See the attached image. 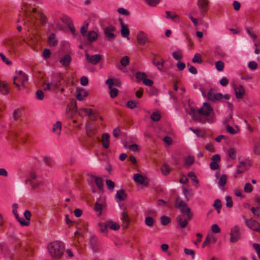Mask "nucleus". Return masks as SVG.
<instances>
[{
    "instance_id": "obj_12",
    "label": "nucleus",
    "mask_w": 260,
    "mask_h": 260,
    "mask_svg": "<svg viewBox=\"0 0 260 260\" xmlns=\"http://www.w3.org/2000/svg\"><path fill=\"white\" fill-rule=\"evenodd\" d=\"M62 129V123L60 121H57L53 125L52 133L55 136L59 137L61 134Z\"/></svg>"
},
{
    "instance_id": "obj_62",
    "label": "nucleus",
    "mask_w": 260,
    "mask_h": 260,
    "mask_svg": "<svg viewBox=\"0 0 260 260\" xmlns=\"http://www.w3.org/2000/svg\"><path fill=\"white\" fill-rule=\"evenodd\" d=\"M36 98L39 100H43L44 98L43 92L41 90H37L36 92Z\"/></svg>"
},
{
    "instance_id": "obj_32",
    "label": "nucleus",
    "mask_w": 260,
    "mask_h": 260,
    "mask_svg": "<svg viewBox=\"0 0 260 260\" xmlns=\"http://www.w3.org/2000/svg\"><path fill=\"white\" fill-rule=\"evenodd\" d=\"M161 173L165 175H167L170 173V169L167 164H164L160 168Z\"/></svg>"
},
{
    "instance_id": "obj_3",
    "label": "nucleus",
    "mask_w": 260,
    "mask_h": 260,
    "mask_svg": "<svg viewBox=\"0 0 260 260\" xmlns=\"http://www.w3.org/2000/svg\"><path fill=\"white\" fill-rule=\"evenodd\" d=\"M175 206L178 208L180 212L184 216L187 217L188 220H190L193 214L191 212V209L189 208L185 202L182 201L179 197H177L175 201Z\"/></svg>"
},
{
    "instance_id": "obj_61",
    "label": "nucleus",
    "mask_w": 260,
    "mask_h": 260,
    "mask_svg": "<svg viewBox=\"0 0 260 260\" xmlns=\"http://www.w3.org/2000/svg\"><path fill=\"white\" fill-rule=\"evenodd\" d=\"M20 117V111L19 109H16L13 112V118L14 120H16Z\"/></svg>"
},
{
    "instance_id": "obj_18",
    "label": "nucleus",
    "mask_w": 260,
    "mask_h": 260,
    "mask_svg": "<svg viewBox=\"0 0 260 260\" xmlns=\"http://www.w3.org/2000/svg\"><path fill=\"white\" fill-rule=\"evenodd\" d=\"M110 136L108 133H104L102 136V144L104 148L107 149L110 146Z\"/></svg>"
},
{
    "instance_id": "obj_58",
    "label": "nucleus",
    "mask_w": 260,
    "mask_h": 260,
    "mask_svg": "<svg viewBox=\"0 0 260 260\" xmlns=\"http://www.w3.org/2000/svg\"><path fill=\"white\" fill-rule=\"evenodd\" d=\"M103 209V205L102 204L96 203L94 205V210L96 212H100V213H101V211Z\"/></svg>"
},
{
    "instance_id": "obj_50",
    "label": "nucleus",
    "mask_w": 260,
    "mask_h": 260,
    "mask_svg": "<svg viewBox=\"0 0 260 260\" xmlns=\"http://www.w3.org/2000/svg\"><path fill=\"white\" fill-rule=\"evenodd\" d=\"M126 106L127 108L132 109L137 106V103L133 100H131L127 102Z\"/></svg>"
},
{
    "instance_id": "obj_20",
    "label": "nucleus",
    "mask_w": 260,
    "mask_h": 260,
    "mask_svg": "<svg viewBox=\"0 0 260 260\" xmlns=\"http://www.w3.org/2000/svg\"><path fill=\"white\" fill-rule=\"evenodd\" d=\"M121 33L122 37L126 38L127 40L129 39V31L128 29V26L123 23H121Z\"/></svg>"
},
{
    "instance_id": "obj_33",
    "label": "nucleus",
    "mask_w": 260,
    "mask_h": 260,
    "mask_svg": "<svg viewBox=\"0 0 260 260\" xmlns=\"http://www.w3.org/2000/svg\"><path fill=\"white\" fill-rule=\"evenodd\" d=\"M151 120L153 121H158L161 118L160 114L158 111L153 112L150 116Z\"/></svg>"
},
{
    "instance_id": "obj_55",
    "label": "nucleus",
    "mask_w": 260,
    "mask_h": 260,
    "mask_svg": "<svg viewBox=\"0 0 260 260\" xmlns=\"http://www.w3.org/2000/svg\"><path fill=\"white\" fill-rule=\"evenodd\" d=\"M226 206L228 208H232L233 207V201L232 198L230 196L226 197Z\"/></svg>"
},
{
    "instance_id": "obj_14",
    "label": "nucleus",
    "mask_w": 260,
    "mask_h": 260,
    "mask_svg": "<svg viewBox=\"0 0 260 260\" xmlns=\"http://www.w3.org/2000/svg\"><path fill=\"white\" fill-rule=\"evenodd\" d=\"M197 5L201 13H204L207 11V8L209 5L208 0H198Z\"/></svg>"
},
{
    "instance_id": "obj_48",
    "label": "nucleus",
    "mask_w": 260,
    "mask_h": 260,
    "mask_svg": "<svg viewBox=\"0 0 260 260\" xmlns=\"http://www.w3.org/2000/svg\"><path fill=\"white\" fill-rule=\"evenodd\" d=\"M106 184L109 190H113L115 186V183L111 180H106Z\"/></svg>"
},
{
    "instance_id": "obj_17",
    "label": "nucleus",
    "mask_w": 260,
    "mask_h": 260,
    "mask_svg": "<svg viewBox=\"0 0 260 260\" xmlns=\"http://www.w3.org/2000/svg\"><path fill=\"white\" fill-rule=\"evenodd\" d=\"M121 219L122 220V227L125 229L127 228L128 227L130 219L127 213L125 211H123L122 212Z\"/></svg>"
},
{
    "instance_id": "obj_54",
    "label": "nucleus",
    "mask_w": 260,
    "mask_h": 260,
    "mask_svg": "<svg viewBox=\"0 0 260 260\" xmlns=\"http://www.w3.org/2000/svg\"><path fill=\"white\" fill-rule=\"evenodd\" d=\"M192 62L201 63L202 62V58L200 54H196L192 58Z\"/></svg>"
},
{
    "instance_id": "obj_26",
    "label": "nucleus",
    "mask_w": 260,
    "mask_h": 260,
    "mask_svg": "<svg viewBox=\"0 0 260 260\" xmlns=\"http://www.w3.org/2000/svg\"><path fill=\"white\" fill-rule=\"evenodd\" d=\"M126 197V194L123 189L118 190L115 195V198L119 201H124Z\"/></svg>"
},
{
    "instance_id": "obj_40",
    "label": "nucleus",
    "mask_w": 260,
    "mask_h": 260,
    "mask_svg": "<svg viewBox=\"0 0 260 260\" xmlns=\"http://www.w3.org/2000/svg\"><path fill=\"white\" fill-rule=\"evenodd\" d=\"M161 223L163 225H166L171 222V219L165 215H163L160 218Z\"/></svg>"
},
{
    "instance_id": "obj_22",
    "label": "nucleus",
    "mask_w": 260,
    "mask_h": 260,
    "mask_svg": "<svg viewBox=\"0 0 260 260\" xmlns=\"http://www.w3.org/2000/svg\"><path fill=\"white\" fill-rule=\"evenodd\" d=\"M71 61V57L68 55L66 54L64 55L59 60V62L64 66H68L69 65Z\"/></svg>"
},
{
    "instance_id": "obj_63",
    "label": "nucleus",
    "mask_w": 260,
    "mask_h": 260,
    "mask_svg": "<svg viewBox=\"0 0 260 260\" xmlns=\"http://www.w3.org/2000/svg\"><path fill=\"white\" fill-rule=\"evenodd\" d=\"M253 247L256 250L258 257L260 258V244L257 243H253Z\"/></svg>"
},
{
    "instance_id": "obj_11",
    "label": "nucleus",
    "mask_w": 260,
    "mask_h": 260,
    "mask_svg": "<svg viewBox=\"0 0 260 260\" xmlns=\"http://www.w3.org/2000/svg\"><path fill=\"white\" fill-rule=\"evenodd\" d=\"M233 87L235 90V95L237 99H242L245 93V89L242 85L234 84Z\"/></svg>"
},
{
    "instance_id": "obj_36",
    "label": "nucleus",
    "mask_w": 260,
    "mask_h": 260,
    "mask_svg": "<svg viewBox=\"0 0 260 260\" xmlns=\"http://www.w3.org/2000/svg\"><path fill=\"white\" fill-rule=\"evenodd\" d=\"M189 129L199 137H203L205 135V133L203 131H201L199 129H193L192 128H189Z\"/></svg>"
},
{
    "instance_id": "obj_27",
    "label": "nucleus",
    "mask_w": 260,
    "mask_h": 260,
    "mask_svg": "<svg viewBox=\"0 0 260 260\" xmlns=\"http://www.w3.org/2000/svg\"><path fill=\"white\" fill-rule=\"evenodd\" d=\"M134 179L135 182L139 183L140 184L144 183L145 179L144 177L139 174H136L134 175Z\"/></svg>"
},
{
    "instance_id": "obj_6",
    "label": "nucleus",
    "mask_w": 260,
    "mask_h": 260,
    "mask_svg": "<svg viewBox=\"0 0 260 260\" xmlns=\"http://www.w3.org/2000/svg\"><path fill=\"white\" fill-rule=\"evenodd\" d=\"M246 225L253 231L260 233V223L254 220L248 219L243 216Z\"/></svg>"
},
{
    "instance_id": "obj_46",
    "label": "nucleus",
    "mask_w": 260,
    "mask_h": 260,
    "mask_svg": "<svg viewBox=\"0 0 260 260\" xmlns=\"http://www.w3.org/2000/svg\"><path fill=\"white\" fill-rule=\"evenodd\" d=\"M88 27V23L85 22L81 28V33L82 36H86V33Z\"/></svg>"
},
{
    "instance_id": "obj_21",
    "label": "nucleus",
    "mask_w": 260,
    "mask_h": 260,
    "mask_svg": "<svg viewBox=\"0 0 260 260\" xmlns=\"http://www.w3.org/2000/svg\"><path fill=\"white\" fill-rule=\"evenodd\" d=\"M98 37V33L94 30L89 31L87 35V39L92 42L96 40Z\"/></svg>"
},
{
    "instance_id": "obj_15",
    "label": "nucleus",
    "mask_w": 260,
    "mask_h": 260,
    "mask_svg": "<svg viewBox=\"0 0 260 260\" xmlns=\"http://www.w3.org/2000/svg\"><path fill=\"white\" fill-rule=\"evenodd\" d=\"M250 166L251 164H239L237 167L235 176L236 177V174H241L249 169Z\"/></svg>"
},
{
    "instance_id": "obj_35",
    "label": "nucleus",
    "mask_w": 260,
    "mask_h": 260,
    "mask_svg": "<svg viewBox=\"0 0 260 260\" xmlns=\"http://www.w3.org/2000/svg\"><path fill=\"white\" fill-rule=\"evenodd\" d=\"M96 177L93 175H90L88 174L87 176V181L89 184L91 186L93 187L94 186V180H95Z\"/></svg>"
},
{
    "instance_id": "obj_9",
    "label": "nucleus",
    "mask_w": 260,
    "mask_h": 260,
    "mask_svg": "<svg viewBox=\"0 0 260 260\" xmlns=\"http://www.w3.org/2000/svg\"><path fill=\"white\" fill-rule=\"evenodd\" d=\"M223 95L220 93H214L212 90H210L207 93V99L213 102L220 100Z\"/></svg>"
},
{
    "instance_id": "obj_31",
    "label": "nucleus",
    "mask_w": 260,
    "mask_h": 260,
    "mask_svg": "<svg viewBox=\"0 0 260 260\" xmlns=\"http://www.w3.org/2000/svg\"><path fill=\"white\" fill-rule=\"evenodd\" d=\"M98 225L100 228V231L101 232L107 234V228H108V224L107 222L106 223L100 222L98 223Z\"/></svg>"
},
{
    "instance_id": "obj_7",
    "label": "nucleus",
    "mask_w": 260,
    "mask_h": 260,
    "mask_svg": "<svg viewBox=\"0 0 260 260\" xmlns=\"http://www.w3.org/2000/svg\"><path fill=\"white\" fill-rule=\"evenodd\" d=\"M136 39L138 43L140 45H144L149 42L147 34L142 31H140L138 32Z\"/></svg>"
},
{
    "instance_id": "obj_23",
    "label": "nucleus",
    "mask_w": 260,
    "mask_h": 260,
    "mask_svg": "<svg viewBox=\"0 0 260 260\" xmlns=\"http://www.w3.org/2000/svg\"><path fill=\"white\" fill-rule=\"evenodd\" d=\"M57 39L54 34H51L48 39V44L50 46H55L57 44Z\"/></svg>"
},
{
    "instance_id": "obj_53",
    "label": "nucleus",
    "mask_w": 260,
    "mask_h": 260,
    "mask_svg": "<svg viewBox=\"0 0 260 260\" xmlns=\"http://www.w3.org/2000/svg\"><path fill=\"white\" fill-rule=\"evenodd\" d=\"M136 77L139 81L141 80L143 81L144 79L146 78V75L143 73L137 72L136 74Z\"/></svg>"
},
{
    "instance_id": "obj_52",
    "label": "nucleus",
    "mask_w": 260,
    "mask_h": 260,
    "mask_svg": "<svg viewBox=\"0 0 260 260\" xmlns=\"http://www.w3.org/2000/svg\"><path fill=\"white\" fill-rule=\"evenodd\" d=\"M253 187L250 183H246L245 185L244 190L247 193H250L252 191Z\"/></svg>"
},
{
    "instance_id": "obj_47",
    "label": "nucleus",
    "mask_w": 260,
    "mask_h": 260,
    "mask_svg": "<svg viewBox=\"0 0 260 260\" xmlns=\"http://www.w3.org/2000/svg\"><path fill=\"white\" fill-rule=\"evenodd\" d=\"M154 220L150 216H148L145 218V224L148 226H151L153 225Z\"/></svg>"
},
{
    "instance_id": "obj_19",
    "label": "nucleus",
    "mask_w": 260,
    "mask_h": 260,
    "mask_svg": "<svg viewBox=\"0 0 260 260\" xmlns=\"http://www.w3.org/2000/svg\"><path fill=\"white\" fill-rule=\"evenodd\" d=\"M9 91V88L7 82L0 80V92L4 95H7Z\"/></svg>"
},
{
    "instance_id": "obj_38",
    "label": "nucleus",
    "mask_w": 260,
    "mask_h": 260,
    "mask_svg": "<svg viewBox=\"0 0 260 260\" xmlns=\"http://www.w3.org/2000/svg\"><path fill=\"white\" fill-rule=\"evenodd\" d=\"M187 176L188 177L191 178V180L193 181H194L196 183V184H195L194 186L197 187L198 186L197 185L198 184L199 181V180L197 179L194 173H193V172H189L188 173Z\"/></svg>"
},
{
    "instance_id": "obj_39",
    "label": "nucleus",
    "mask_w": 260,
    "mask_h": 260,
    "mask_svg": "<svg viewBox=\"0 0 260 260\" xmlns=\"http://www.w3.org/2000/svg\"><path fill=\"white\" fill-rule=\"evenodd\" d=\"M236 153V150L233 148H230L228 151V154L232 160L235 158Z\"/></svg>"
},
{
    "instance_id": "obj_43",
    "label": "nucleus",
    "mask_w": 260,
    "mask_h": 260,
    "mask_svg": "<svg viewBox=\"0 0 260 260\" xmlns=\"http://www.w3.org/2000/svg\"><path fill=\"white\" fill-rule=\"evenodd\" d=\"M224 64L222 61H218L215 63L216 69L219 71H223Z\"/></svg>"
},
{
    "instance_id": "obj_2",
    "label": "nucleus",
    "mask_w": 260,
    "mask_h": 260,
    "mask_svg": "<svg viewBox=\"0 0 260 260\" xmlns=\"http://www.w3.org/2000/svg\"><path fill=\"white\" fill-rule=\"evenodd\" d=\"M48 249L53 258L60 259L64 253V246L62 242L54 241L49 244Z\"/></svg>"
},
{
    "instance_id": "obj_37",
    "label": "nucleus",
    "mask_w": 260,
    "mask_h": 260,
    "mask_svg": "<svg viewBox=\"0 0 260 260\" xmlns=\"http://www.w3.org/2000/svg\"><path fill=\"white\" fill-rule=\"evenodd\" d=\"M183 193L185 197L186 201H188L189 199L193 196V193L191 190L186 188L183 189Z\"/></svg>"
},
{
    "instance_id": "obj_42",
    "label": "nucleus",
    "mask_w": 260,
    "mask_h": 260,
    "mask_svg": "<svg viewBox=\"0 0 260 260\" xmlns=\"http://www.w3.org/2000/svg\"><path fill=\"white\" fill-rule=\"evenodd\" d=\"M172 55L173 57L176 60L180 59L182 57V52L180 50L174 51L172 53Z\"/></svg>"
},
{
    "instance_id": "obj_28",
    "label": "nucleus",
    "mask_w": 260,
    "mask_h": 260,
    "mask_svg": "<svg viewBox=\"0 0 260 260\" xmlns=\"http://www.w3.org/2000/svg\"><path fill=\"white\" fill-rule=\"evenodd\" d=\"M212 239L214 240L213 243H215L216 242V239L213 237V236L211 235H207L206 239L204 241L203 244H202V247H205L206 246H207L208 244H209L210 242H212Z\"/></svg>"
},
{
    "instance_id": "obj_51",
    "label": "nucleus",
    "mask_w": 260,
    "mask_h": 260,
    "mask_svg": "<svg viewBox=\"0 0 260 260\" xmlns=\"http://www.w3.org/2000/svg\"><path fill=\"white\" fill-rule=\"evenodd\" d=\"M152 62L154 65H155L157 67V69L159 70L162 71V67L164 66V64L165 62L164 60H162V62H159L156 61L155 60H153Z\"/></svg>"
},
{
    "instance_id": "obj_59",
    "label": "nucleus",
    "mask_w": 260,
    "mask_h": 260,
    "mask_svg": "<svg viewBox=\"0 0 260 260\" xmlns=\"http://www.w3.org/2000/svg\"><path fill=\"white\" fill-rule=\"evenodd\" d=\"M248 68L252 70H255L257 67L256 62L253 61H251L248 63Z\"/></svg>"
},
{
    "instance_id": "obj_60",
    "label": "nucleus",
    "mask_w": 260,
    "mask_h": 260,
    "mask_svg": "<svg viewBox=\"0 0 260 260\" xmlns=\"http://www.w3.org/2000/svg\"><path fill=\"white\" fill-rule=\"evenodd\" d=\"M184 253L186 255H190L192 256V258H194L195 253L194 251L193 250L191 249H188L187 248H185L184 249Z\"/></svg>"
},
{
    "instance_id": "obj_49",
    "label": "nucleus",
    "mask_w": 260,
    "mask_h": 260,
    "mask_svg": "<svg viewBox=\"0 0 260 260\" xmlns=\"http://www.w3.org/2000/svg\"><path fill=\"white\" fill-rule=\"evenodd\" d=\"M110 89V97L111 98H115L117 95V94H118V89L117 88H109Z\"/></svg>"
},
{
    "instance_id": "obj_13",
    "label": "nucleus",
    "mask_w": 260,
    "mask_h": 260,
    "mask_svg": "<svg viewBox=\"0 0 260 260\" xmlns=\"http://www.w3.org/2000/svg\"><path fill=\"white\" fill-rule=\"evenodd\" d=\"M76 98L79 101H82L88 95V91L84 88H77Z\"/></svg>"
},
{
    "instance_id": "obj_10",
    "label": "nucleus",
    "mask_w": 260,
    "mask_h": 260,
    "mask_svg": "<svg viewBox=\"0 0 260 260\" xmlns=\"http://www.w3.org/2000/svg\"><path fill=\"white\" fill-rule=\"evenodd\" d=\"M98 132V127L91 123H87L86 125V132L88 137H92Z\"/></svg>"
},
{
    "instance_id": "obj_45",
    "label": "nucleus",
    "mask_w": 260,
    "mask_h": 260,
    "mask_svg": "<svg viewBox=\"0 0 260 260\" xmlns=\"http://www.w3.org/2000/svg\"><path fill=\"white\" fill-rule=\"evenodd\" d=\"M50 84L51 86L52 90H54L61 85V82L59 80H58L56 81H52Z\"/></svg>"
},
{
    "instance_id": "obj_34",
    "label": "nucleus",
    "mask_w": 260,
    "mask_h": 260,
    "mask_svg": "<svg viewBox=\"0 0 260 260\" xmlns=\"http://www.w3.org/2000/svg\"><path fill=\"white\" fill-rule=\"evenodd\" d=\"M108 224V228H109L111 230H113L115 231L118 230L120 228V226L118 224L114 222L111 221H107Z\"/></svg>"
},
{
    "instance_id": "obj_41",
    "label": "nucleus",
    "mask_w": 260,
    "mask_h": 260,
    "mask_svg": "<svg viewBox=\"0 0 260 260\" xmlns=\"http://www.w3.org/2000/svg\"><path fill=\"white\" fill-rule=\"evenodd\" d=\"M29 183L32 188H36L39 186V183L35 180H25V183Z\"/></svg>"
},
{
    "instance_id": "obj_16",
    "label": "nucleus",
    "mask_w": 260,
    "mask_h": 260,
    "mask_svg": "<svg viewBox=\"0 0 260 260\" xmlns=\"http://www.w3.org/2000/svg\"><path fill=\"white\" fill-rule=\"evenodd\" d=\"M115 28L113 26H110L105 28V34L107 38L108 39H113L115 37L114 31Z\"/></svg>"
},
{
    "instance_id": "obj_24",
    "label": "nucleus",
    "mask_w": 260,
    "mask_h": 260,
    "mask_svg": "<svg viewBox=\"0 0 260 260\" xmlns=\"http://www.w3.org/2000/svg\"><path fill=\"white\" fill-rule=\"evenodd\" d=\"M189 220L187 219V217L186 219L183 220L181 216H178L176 217V221L179 223V225L182 228H184L188 224V221Z\"/></svg>"
},
{
    "instance_id": "obj_57",
    "label": "nucleus",
    "mask_w": 260,
    "mask_h": 260,
    "mask_svg": "<svg viewBox=\"0 0 260 260\" xmlns=\"http://www.w3.org/2000/svg\"><path fill=\"white\" fill-rule=\"evenodd\" d=\"M145 2L151 6H155L159 3V0H144Z\"/></svg>"
},
{
    "instance_id": "obj_25",
    "label": "nucleus",
    "mask_w": 260,
    "mask_h": 260,
    "mask_svg": "<svg viewBox=\"0 0 260 260\" xmlns=\"http://www.w3.org/2000/svg\"><path fill=\"white\" fill-rule=\"evenodd\" d=\"M228 176L225 174H222L219 178L218 185L219 187H224L227 182Z\"/></svg>"
},
{
    "instance_id": "obj_5",
    "label": "nucleus",
    "mask_w": 260,
    "mask_h": 260,
    "mask_svg": "<svg viewBox=\"0 0 260 260\" xmlns=\"http://www.w3.org/2000/svg\"><path fill=\"white\" fill-rule=\"evenodd\" d=\"M230 235V242L232 243L236 242L240 239L241 234L238 225H236L231 229Z\"/></svg>"
},
{
    "instance_id": "obj_8",
    "label": "nucleus",
    "mask_w": 260,
    "mask_h": 260,
    "mask_svg": "<svg viewBox=\"0 0 260 260\" xmlns=\"http://www.w3.org/2000/svg\"><path fill=\"white\" fill-rule=\"evenodd\" d=\"M85 57L87 61L93 64H97L101 60L102 56L100 54H96L94 55H89L88 53L85 54Z\"/></svg>"
},
{
    "instance_id": "obj_56",
    "label": "nucleus",
    "mask_w": 260,
    "mask_h": 260,
    "mask_svg": "<svg viewBox=\"0 0 260 260\" xmlns=\"http://www.w3.org/2000/svg\"><path fill=\"white\" fill-rule=\"evenodd\" d=\"M226 130L229 133L232 135H234L237 133L236 130H235L232 126L228 124L226 126Z\"/></svg>"
},
{
    "instance_id": "obj_30",
    "label": "nucleus",
    "mask_w": 260,
    "mask_h": 260,
    "mask_svg": "<svg viewBox=\"0 0 260 260\" xmlns=\"http://www.w3.org/2000/svg\"><path fill=\"white\" fill-rule=\"evenodd\" d=\"M60 20L68 26L73 23L71 19L67 15H62L60 18Z\"/></svg>"
},
{
    "instance_id": "obj_4",
    "label": "nucleus",
    "mask_w": 260,
    "mask_h": 260,
    "mask_svg": "<svg viewBox=\"0 0 260 260\" xmlns=\"http://www.w3.org/2000/svg\"><path fill=\"white\" fill-rule=\"evenodd\" d=\"M27 81V76L21 71L17 73V75L13 77V83L19 90H21L26 86Z\"/></svg>"
},
{
    "instance_id": "obj_64",
    "label": "nucleus",
    "mask_w": 260,
    "mask_h": 260,
    "mask_svg": "<svg viewBox=\"0 0 260 260\" xmlns=\"http://www.w3.org/2000/svg\"><path fill=\"white\" fill-rule=\"evenodd\" d=\"M81 84L83 86H86L88 83V79L85 76H83L80 79Z\"/></svg>"
},
{
    "instance_id": "obj_29",
    "label": "nucleus",
    "mask_w": 260,
    "mask_h": 260,
    "mask_svg": "<svg viewBox=\"0 0 260 260\" xmlns=\"http://www.w3.org/2000/svg\"><path fill=\"white\" fill-rule=\"evenodd\" d=\"M92 110L89 108H81L79 110V113L80 115H82L84 114V115L89 116L91 115Z\"/></svg>"
},
{
    "instance_id": "obj_44",
    "label": "nucleus",
    "mask_w": 260,
    "mask_h": 260,
    "mask_svg": "<svg viewBox=\"0 0 260 260\" xmlns=\"http://www.w3.org/2000/svg\"><path fill=\"white\" fill-rule=\"evenodd\" d=\"M129 62V59L127 56H125L122 58L120 61L121 64L123 67H126Z\"/></svg>"
},
{
    "instance_id": "obj_1",
    "label": "nucleus",
    "mask_w": 260,
    "mask_h": 260,
    "mask_svg": "<svg viewBox=\"0 0 260 260\" xmlns=\"http://www.w3.org/2000/svg\"><path fill=\"white\" fill-rule=\"evenodd\" d=\"M199 115L194 114L193 119L198 122L205 123L207 122L213 123L216 120L215 114L213 107L207 103H204L202 107L198 110Z\"/></svg>"
}]
</instances>
